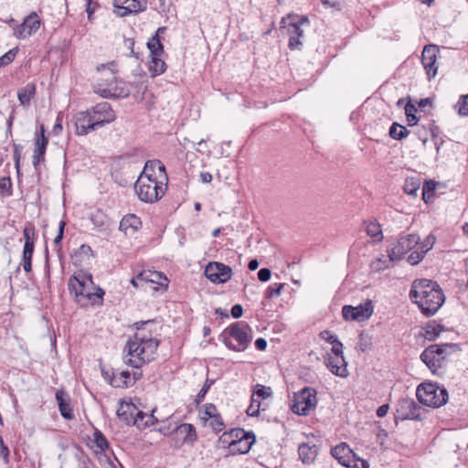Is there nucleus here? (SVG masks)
I'll return each instance as SVG.
<instances>
[{
	"label": "nucleus",
	"mask_w": 468,
	"mask_h": 468,
	"mask_svg": "<svg viewBox=\"0 0 468 468\" xmlns=\"http://www.w3.org/2000/svg\"><path fill=\"white\" fill-rule=\"evenodd\" d=\"M149 323L150 321L141 322V326L139 323L135 324L137 331L126 342L123 349L126 364L136 369L133 372V380H139L142 378L139 368L155 358L159 346V341L143 328Z\"/></svg>",
	"instance_id": "obj_1"
},
{
	"label": "nucleus",
	"mask_w": 468,
	"mask_h": 468,
	"mask_svg": "<svg viewBox=\"0 0 468 468\" xmlns=\"http://www.w3.org/2000/svg\"><path fill=\"white\" fill-rule=\"evenodd\" d=\"M167 181L164 164L159 160H149L135 182L134 191L141 201L154 203L165 195Z\"/></svg>",
	"instance_id": "obj_2"
},
{
	"label": "nucleus",
	"mask_w": 468,
	"mask_h": 468,
	"mask_svg": "<svg viewBox=\"0 0 468 468\" xmlns=\"http://www.w3.org/2000/svg\"><path fill=\"white\" fill-rule=\"evenodd\" d=\"M410 299L426 317L434 315L445 302L441 286L428 279L414 280L410 291Z\"/></svg>",
	"instance_id": "obj_3"
},
{
	"label": "nucleus",
	"mask_w": 468,
	"mask_h": 468,
	"mask_svg": "<svg viewBox=\"0 0 468 468\" xmlns=\"http://www.w3.org/2000/svg\"><path fill=\"white\" fill-rule=\"evenodd\" d=\"M69 290L80 306L101 305L104 291L97 286L90 272L79 270L69 280Z\"/></svg>",
	"instance_id": "obj_4"
},
{
	"label": "nucleus",
	"mask_w": 468,
	"mask_h": 468,
	"mask_svg": "<svg viewBox=\"0 0 468 468\" xmlns=\"http://www.w3.org/2000/svg\"><path fill=\"white\" fill-rule=\"evenodd\" d=\"M113 64L101 65L97 68L99 71L102 70L101 77L98 79L94 86V91L102 98H127L131 94L129 84L117 79L113 70L111 69Z\"/></svg>",
	"instance_id": "obj_5"
},
{
	"label": "nucleus",
	"mask_w": 468,
	"mask_h": 468,
	"mask_svg": "<svg viewBox=\"0 0 468 468\" xmlns=\"http://www.w3.org/2000/svg\"><path fill=\"white\" fill-rule=\"evenodd\" d=\"M219 338L228 348L242 352L252 340V330L247 323L236 322L225 328Z\"/></svg>",
	"instance_id": "obj_6"
},
{
	"label": "nucleus",
	"mask_w": 468,
	"mask_h": 468,
	"mask_svg": "<svg viewBox=\"0 0 468 468\" xmlns=\"http://www.w3.org/2000/svg\"><path fill=\"white\" fill-rule=\"evenodd\" d=\"M119 403L120 407L116 411L117 417L127 425L145 429L158 422V419L154 416L156 409H153L150 414H146L132 402L120 399Z\"/></svg>",
	"instance_id": "obj_7"
},
{
	"label": "nucleus",
	"mask_w": 468,
	"mask_h": 468,
	"mask_svg": "<svg viewBox=\"0 0 468 468\" xmlns=\"http://www.w3.org/2000/svg\"><path fill=\"white\" fill-rule=\"evenodd\" d=\"M416 396L420 404L431 408H440L449 399L447 389L438 386L437 382H420L417 387Z\"/></svg>",
	"instance_id": "obj_8"
},
{
	"label": "nucleus",
	"mask_w": 468,
	"mask_h": 468,
	"mask_svg": "<svg viewBox=\"0 0 468 468\" xmlns=\"http://www.w3.org/2000/svg\"><path fill=\"white\" fill-rule=\"evenodd\" d=\"M428 412V410L419 405L413 399L402 398L396 406L395 422L407 420L421 421Z\"/></svg>",
	"instance_id": "obj_9"
},
{
	"label": "nucleus",
	"mask_w": 468,
	"mask_h": 468,
	"mask_svg": "<svg viewBox=\"0 0 468 468\" xmlns=\"http://www.w3.org/2000/svg\"><path fill=\"white\" fill-rule=\"evenodd\" d=\"M316 394L315 389L308 387L294 393L290 406L292 411L300 416H307L316 407Z\"/></svg>",
	"instance_id": "obj_10"
},
{
	"label": "nucleus",
	"mask_w": 468,
	"mask_h": 468,
	"mask_svg": "<svg viewBox=\"0 0 468 468\" xmlns=\"http://www.w3.org/2000/svg\"><path fill=\"white\" fill-rule=\"evenodd\" d=\"M420 240V236L417 234H407L399 237L388 247L389 261L401 260L409 251L416 249Z\"/></svg>",
	"instance_id": "obj_11"
},
{
	"label": "nucleus",
	"mask_w": 468,
	"mask_h": 468,
	"mask_svg": "<svg viewBox=\"0 0 468 468\" xmlns=\"http://www.w3.org/2000/svg\"><path fill=\"white\" fill-rule=\"evenodd\" d=\"M454 346V345L449 344L441 346L431 345L421 353L420 359L433 374H437L445 360L444 353L446 348H452Z\"/></svg>",
	"instance_id": "obj_12"
},
{
	"label": "nucleus",
	"mask_w": 468,
	"mask_h": 468,
	"mask_svg": "<svg viewBox=\"0 0 468 468\" xmlns=\"http://www.w3.org/2000/svg\"><path fill=\"white\" fill-rule=\"evenodd\" d=\"M97 129L115 121L116 114L108 102H100L89 109Z\"/></svg>",
	"instance_id": "obj_13"
},
{
	"label": "nucleus",
	"mask_w": 468,
	"mask_h": 468,
	"mask_svg": "<svg viewBox=\"0 0 468 468\" xmlns=\"http://www.w3.org/2000/svg\"><path fill=\"white\" fill-rule=\"evenodd\" d=\"M373 303L370 300L360 303L357 306L345 305L342 308V314L344 319L347 321H365L368 319L373 314Z\"/></svg>",
	"instance_id": "obj_14"
},
{
	"label": "nucleus",
	"mask_w": 468,
	"mask_h": 468,
	"mask_svg": "<svg viewBox=\"0 0 468 468\" xmlns=\"http://www.w3.org/2000/svg\"><path fill=\"white\" fill-rule=\"evenodd\" d=\"M205 276L213 283H224L231 279L232 269L221 262H209L205 268Z\"/></svg>",
	"instance_id": "obj_15"
},
{
	"label": "nucleus",
	"mask_w": 468,
	"mask_h": 468,
	"mask_svg": "<svg viewBox=\"0 0 468 468\" xmlns=\"http://www.w3.org/2000/svg\"><path fill=\"white\" fill-rule=\"evenodd\" d=\"M439 52V48L436 45H426L422 50L421 63L429 80L434 78L437 74V58Z\"/></svg>",
	"instance_id": "obj_16"
},
{
	"label": "nucleus",
	"mask_w": 468,
	"mask_h": 468,
	"mask_svg": "<svg viewBox=\"0 0 468 468\" xmlns=\"http://www.w3.org/2000/svg\"><path fill=\"white\" fill-rule=\"evenodd\" d=\"M73 120L77 135H87L88 133L98 130L89 109L77 112L74 115Z\"/></svg>",
	"instance_id": "obj_17"
},
{
	"label": "nucleus",
	"mask_w": 468,
	"mask_h": 468,
	"mask_svg": "<svg viewBox=\"0 0 468 468\" xmlns=\"http://www.w3.org/2000/svg\"><path fill=\"white\" fill-rule=\"evenodd\" d=\"M436 241L434 235H428L422 242H419L416 250L411 251L407 261L410 265H417L425 257L426 253L431 250Z\"/></svg>",
	"instance_id": "obj_18"
},
{
	"label": "nucleus",
	"mask_w": 468,
	"mask_h": 468,
	"mask_svg": "<svg viewBox=\"0 0 468 468\" xmlns=\"http://www.w3.org/2000/svg\"><path fill=\"white\" fill-rule=\"evenodd\" d=\"M40 27V20L36 13H31L24 22L16 29L15 35L20 39H26L35 33Z\"/></svg>",
	"instance_id": "obj_19"
},
{
	"label": "nucleus",
	"mask_w": 468,
	"mask_h": 468,
	"mask_svg": "<svg viewBox=\"0 0 468 468\" xmlns=\"http://www.w3.org/2000/svg\"><path fill=\"white\" fill-rule=\"evenodd\" d=\"M48 140L45 135V127L43 124L39 127V133L36 134L34 154H33V165L37 166L44 161L45 154Z\"/></svg>",
	"instance_id": "obj_20"
},
{
	"label": "nucleus",
	"mask_w": 468,
	"mask_h": 468,
	"mask_svg": "<svg viewBox=\"0 0 468 468\" xmlns=\"http://www.w3.org/2000/svg\"><path fill=\"white\" fill-rule=\"evenodd\" d=\"M307 23V17H301L298 21H292L289 23L287 33L290 37L288 46L291 49H295L302 44L300 38L303 37V31L301 27Z\"/></svg>",
	"instance_id": "obj_21"
},
{
	"label": "nucleus",
	"mask_w": 468,
	"mask_h": 468,
	"mask_svg": "<svg viewBox=\"0 0 468 468\" xmlns=\"http://www.w3.org/2000/svg\"><path fill=\"white\" fill-rule=\"evenodd\" d=\"M331 454L339 463L346 467H351V462L355 459L356 454L346 443H340L331 450Z\"/></svg>",
	"instance_id": "obj_22"
},
{
	"label": "nucleus",
	"mask_w": 468,
	"mask_h": 468,
	"mask_svg": "<svg viewBox=\"0 0 468 468\" xmlns=\"http://www.w3.org/2000/svg\"><path fill=\"white\" fill-rule=\"evenodd\" d=\"M56 400L61 416L66 420H72L74 413L69 404L70 398L69 394L63 389H58L56 392Z\"/></svg>",
	"instance_id": "obj_23"
},
{
	"label": "nucleus",
	"mask_w": 468,
	"mask_h": 468,
	"mask_svg": "<svg viewBox=\"0 0 468 468\" xmlns=\"http://www.w3.org/2000/svg\"><path fill=\"white\" fill-rule=\"evenodd\" d=\"M326 367L337 377L346 378L347 375L346 363L344 356H329Z\"/></svg>",
	"instance_id": "obj_24"
},
{
	"label": "nucleus",
	"mask_w": 468,
	"mask_h": 468,
	"mask_svg": "<svg viewBox=\"0 0 468 468\" xmlns=\"http://www.w3.org/2000/svg\"><path fill=\"white\" fill-rule=\"evenodd\" d=\"M256 441V436L252 431L248 436L244 437L241 441L237 443H233L231 446L230 453L232 454H245L249 452L251 446Z\"/></svg>",
	"instance_id": "obj_25"
},
{
	"label": "nucleus",
	"mask_w": 468,
	"mask_h": 468,
	"mask_svg": "<svg viewBox=\"0 0 468 468\" xmlns=\"http://www.w3.org/2000/svg\"><path fill=\"white\" fill-rule=\"evenodd\" d=\"M177 434L183 436V442L193 444L197 439L196 428L190 423H182L176 428Z\"/></svg>",
	"instance_id": "obj_26"
},
{
	"label": "nucleus",
	"mask_w": 468,
	"mask_h": 468,
	"mask_svg": "<svg viewBox=\"0 0 468 468\" xmlns=\"http://www.w3.org/2000/svg\"><path fill=\"white\" fill-rule=\"evenodd\" d=\"M299 457L303 463H312L317 456V447L315 445H309L308 443H302L298 448Z\"/></svg>",
	"instance_id": "obj_27"
},
{
	"label": "nucleus",
	"mask_w": 468,
	"mask_h": 468,
	"mask_svg": "<svg viewBox=\"0 0 468 468\" xmlns=\"http://www.w3.org/2000/svg\"><path fill=\"white\" fill-rule=\"evenodd\" d=\"M142 225L140 218L134 214H128L120 222V229L127 232L129 229L137 230Z\"/></svg>",
	"instance_id": "obj_28"
},
{
	"label": "nucleus",
	"mask_w": 468,
	"mask_h": 468,
	"mask_svg": "<svg viewBox=\"0 0 468 468\" xmlns=\"http://www.w3.org/2000/svg\"><path fill=\"white\" fill-rule=\"evenodd\" d=\"M165 30V27H159L156 34L153 36L147 42V47L151 56H161L164 53V47L160 41L158 33Z\"/></svg>",
	"instance_id": "obj_29"
},
{
	"label": "nucleus",
	"mask_w": 468,
	"mask_h": 468,
	"mask_svg": "<svg viewBox=\"0 0 468 468\" xmlns=\"http://www.w3.org/2000/svg\"><path fill=\"white\" fill-rule=\"evenodd\" d=\"M35 93L36 85L34 83H27L25 87L21 88L17 92L20 104L23 106H28Z\"/></svg>",
	"instance_id": "obj_30"
},
{
	"label": "nucleus",
	"mask_w": 468,
	"mask_h": 468,
	"mask_svg": "<svg viewBox=\"0 0 468 468\" xmlns=\"http://www.w3.org/2000/svg\"><path fill=\"white\" fill-rule=\"evenodd\" d=\"M365 230L367 234L373 239L374 241H381L383 239V233L381 227L376 220L365 221Z\"/></svg>",
	"instance_id": "obj_31"
},
{
	"label": "nucleus",
	"mask_w": 468,
	"mask_h": 468,
	"mask_svg": "<svg viewBox=\"0 0 468 468\" xmlns=\"http://www.w3.org/2000/svg\"><path fill=\"white\" fill-rule=\"evenodd\" d=\"M444 330L443 326L436 323H429L423 328L422 335L428 341H434Z\"/></svg>",
	"instance_id": "obj_32"
},
{
	"label": "nucleus",
	"mask_w": 468,
	"mask_h": 468,
	"mask_svg": "<svg viewBox=\"0 0 468 468\" xmlns=\"http://www.w3.org/2000/svg\"><path fill=\"white\" fill-rule=\"evenodd\" d=\"M160 57L161 56H151L152 59L149 65V71L154 77L163 74L166 69L165 62Z\"/></svg>",
	"instance_id": "obj_33"
},
{
	"label": "nucleus",
	"mask_w": 468,
	"mask_h": 468,
	"mask_svg": "<svg viewBox=\"0 0 468 468\" xmlns=\"http://www.w3.org/2000/svg\"><path fill=\"white\" fill-rule=\"evenodd\" d=\"M35 243L24 244L23 249V269L26 272H30L32 270L31 261L34 253Z\"/></svg>",
	"instance_id": "obj_34"
},
{
	"label": "nucleus",
	"mask_w": 468,
	"mask_h": 468,
	"mask_svg": "<svg viewBox=\"0 0 468 468\" xmlns=\"http://www.w3.org/2000/svg\"><path fill=\"white\" fill-rule=\"evenodd\" d=\"M90 220L98 229H105L109 226V218L101 210L93 212L90 216Z\"/></svg>",
	"instance_id": "obj_35"
},
{
	"label": "nucleus",
	"mask_w": 468,
	"mask_h": 468,
	"mask_svg": "<svg viewBox=\"0 0 468 468\" xmlns=\"http://www.w3.org/2000/svg\"><path fill=\"white\" fill-rule=\"evenodd\" d=\"M410 131L398 122H393L388 131L389 136L395 140H402L403 138L407 137Z\"/></svg>",
	"instance_id": "obj_36"
},
{
	"label": "nucleus",
	"mask_w": 468,
	"mask_h": 468,
	"mask_svg": "<svg viewBox=\"0 0 468 468\" xmlns=\"http://www.w3.org/2000/svg\"><path fill=\"white\" fill-rule=\"evenodd\" d=\"M272 395V389L270 387H266L261 384H257L253 388L252 396L253 398L261 399H265L270 398Z\"/></svg>",
	"instance_id": "obj_37"
},
{
	"label": "nucleus",
	"mask_w": 468,
	"mask_h": 468,
	"mask_svg": "<svg viewBox=\"0 0 468 468\" xmlns=\"http://www.w3.org/2000/svg\"><path fill=\"white\" fill-rule=\"evenodd\" d=\"M118 4H128V10L133 13H138L144 11L146 9V2L145 1H138V0H118Z\"/></svg>",
	"instance_id": "obj_38"
},
{
	"label": "nucleus",
	"mask_w": 468,
	"mask_h": 468,
	"mask_svg": "<svg viewBox=\"0 0 468 468\" xmlns=\"http://www.w3.org/2000/svg\"><path fill=\"white\" fill-rule=\"evenodd\" d=\"M142 274H144V278H143L144 282H152V283H157L159 285H163V282L161 280L167 281V279L163 276V274L159 271H142Z\"/></svg>",
	"instance_id": "obj_39"
},
{
	"label": "nucleus",
	"mask_w": 468,
	"mask_h": 468,
	"mask_svg": "<svg viewBox=\"0 0 468 468\" xmlns=\"http://www.w3.org/2000/svg\"><path fill=\"white\" fill-rule=\"evenodd\" d=\"M416 112L417 108L415 104H413L411 101H409L405 105V114L407 117V122L410 126H414L418 122V118L416 117Z\"/></svg>",
	"instance_id": "obj_40"
},
{
	"label": "nucleus",
	"mask_w": 468,
	"mask_h": 468,
	"mask_svg": "<svg viewBox=\"0 0 468 468\" xmlns=\"http://www.w3.org/2000/svg\"><path fill=\"white\" fill-rule=\"evenodd\" d=\"M93 438L97 448H99L101 452H105L109 448V441L100 430L96 429L94 431Z\"/></svg>",
	"instance_id": "obj_41"
},
{
	"label": "nucleus",
	"mask_w": 468,
	"mask_h": 468,
	"mask_svg": "<svg viewBox=\"0 0 468 468\" xmlns=\"http://www.w3.org/2000/svg\"><path fill=\"white\" fill-rule=\"evenodd\" d=\"M454 108L460 116H468V93L466 95L460 96L458 101L454 105Z\"/></svg>",
	"instance_id": "obj_42"
},
{
	"label": "nucleus",
	"mask_w": 468,
	"mask_h": 468,
	"mask_svg": "<svg viewBox=\"0 0 468 468\" xmlns=\"http://www.w3.org/2000/svg\"><path fill=\"white\" fill-rule=\"evenodd\" d=\"M17 53H18V48L16 47V48H11L10 50H8L3 56H1L0 57V68L6 67L10 63H12Z\"/></svg>",
	"instance_id": "obj_43"
},
{
	"label": "nucleus",
	"mask_w": 468,
	"mask_h": 468,
	"mask_svg": "<svg viewBox=\"0 0 468 468\" xmlns=\"http://www.w3.org/2000/svg\"><path fill=\"white\" fill-rule=\"evenodd\" d=\"M260 409L261 401L258 399L253 398V396L251 395L250 404L248 407L246 413L248 414V416L256 417L260 413Z\"/></svg>",
	"instance_id": "obj_44"
},
{
	"label": "nucleus",
	"mask_w": 468,
	"mask_h": 468,
	"mask_svg": "<svg viewBox=\"0 0 468 468\" xmlns=\"http://www.w3.org/2000/svg\"><path fill=\"white\" fill-rule=\"evenodd\" d=\"M209 426L216 432H220L225 428L224 421L219 413L210 418Z\"/></svg>",
	"instance_id": "obj_45"
},
{
	"label": "nucleus",
	"mask_w": 468,
	"mask_h": 468,
	"mask_svg": "<svg viewBox=\"0 0 468 468\" xmlns=\"http://www.w3.org/2000/svg\"><path fill=\"white\" fill-rule=\"evenodd\" d=\"M251 432L252 431H246L244 429L241 428H235L229 431V434L232 437L231 441H234L233 443H237L238 441H241L244 437L248 436Z\"/></svg>",
	"instance_id": "obj_46"
},
{
	"label": "nucleus",
	"mask_w": 468,
	"mask_h": 468,
	"mask_svg": "<svg viewBox=\"0 0 468 468\" xmlns=\"http://www.w3.org/2000/svg\"><path fill=\"white\" fill-rule=\"evenodd\" d=\"M65 226H66V222L63 220H60L58 223V234L54 239V246L58 251H59L61 250V240L63 239Z\"/></svg>",
	"instance_id": "obj_47"
},
{
	"label": "nucleus",
	"mask_w": 468,
	"mask_h": 468,
	"mask_svg": "<svg viewBox=\"0 0 468 468\" xmlns=\"http://www.w3.org/2000/svg\"><path fill=\"white\" fill-rule=\"evenodd\" d=\"M76 257H80L83 261H89L92 257V250L89 245H81L76 252Z\"/></svg>",
	"instance_id": "obj_48"
},
{
	"label": "nucleus",
	"mask_w": 468,
	"mask_h": 468,
	"mask_svg": "<svg viewBox=\"0 0 468 468\" xmlns=\"http://www.w3.org/2000/svg\"><path fill=\"white\" fill-rule=\"evenodd\" d=\"M284 284L283 283H275L271 286H270L266 292L265 296L266 298H271L273 296H279L282 292V290L283 289Z\"/></svg>",
	"instance_id": "obj_49"
},
{
	"label": "nucleus",
	"mask_w": 468,
	"mask_h": 468,
	"mask_svg": "<svg viewBox=\"0 0 468 468\" xmlns=\"http://www.w3.org/2000/svg\"><path fill=\"white\" fill-rule=\"evenodd\" d=\"M390 262L391 261H389V258L388 260L385 257L378 258L371 263V267L375 271H381L387 269Z\"/></svg>",
	"instance_id": "obj_50"
},
{
	"label": "nucleus",
	"mask_w": 468,
	"mask_h": 468,
	"mask_svg": "<svg viewBox=\"0 0 468 468\" xmlns=\"http://www.w3.org/2000/svg\"><path fill=\"white\" fill-rule=\"evenodd\" d=\"M12 182L9 176L2 177L0 179V193L2 194H12Z\"/></svg>",
	"instance_id": "obj_51"
},
{
	"label": "nucleus",
	"mask_w": 468,
	"mask_h": 468,
	"mask_svg": "<svg viewBox=\"0 0 468 468\" xmlns=\"http://www.w3.org/2000/svg\"><path fill=\"white\" fill-rule=\"evenodd\" d=\"M113 6L114 13L117 16L123 17L132 14V12L128 10V4H126V6H123V4H118V0H114Z\"/></svg>",
	"instance_id": "obj_52"
},
{
	"label": "nucleus",
	"mask_w": 468,
	"mask_h": 468,
	"mask_svg": "<svg viewBox=\"0 0 468 468\" xmlns=\"http://www.w3.org/2000/svg\"><path fill=\"white\" fill-rule=\"evenodd\" d=\"M213 383L214 382H205L202 388L200 389V391L198 392V394L197 395V397L195 399V402L197 405H198L199 403H201L203 401V399H205L207 393L208 392V390Z\"/></svg>",
	"instance_id": "obj_53"
},
{
	"label": "nucleus",
	"mask_w": 468,
	"mask_h": 468,
	"mask_svg": "<svg viewBox=\"0 0 468 468\" xmlns=\"http://www.w3.org/2000/svg\"><path fill=\"white\" fill-rule=\"evenodd\" d=\"M23 235L25 239V244L35 243V229L34 227H26L23 230Z\"/></svg>",
	"instance_id": "obj_54"
},
{
	"label": "nucleus",
	"mask_w": 468,
	"mask_h": 468,
	"mask_svg": "<svg viewBox=\"0 0 468 468\" xmlns=\"http://www.w3.org/2000/svg\"><path fill=\"white\" fill-rule=\"evenodd\" d=\"M231 440L232 437L230 436L229 431H226L219 437L218 443H220L222 447H228L230 451L234 441Z\"/></svg>",
	"instance_id": "obj_55"
},
{
	"label": "nucleus",
	"mask_w": 468,
	"mask_h": 468,
	"mask_svg": "<svg viewBox=\"0 0 468 468\" xmlns=\"http://www.w3.org/2000/svg\"><path fill=\"white\" fill-rule=\"evenodd\" d=\"M320 336L330 345L339 342V339L336 336V335L333 334L328 330L321 332Z\"/></svg>",
	"instance_id": "obj_56"
},
{
	"label": "nucleus",
	"mask_w": 468,
	"mask_h": 468,
	"mask_svg": "<svg viewBox=\"0 0 468 468\" xmlns=\"http://www.w3.org/2000/svg\"><path fill=\"white\" fill-rule=\"evenodd\" d=\"M418 189H419L418 184H415L414 182L406 181V184L404 186V191L407 194L415 196L417 194Z\"/></svg>",
	"instance_id": "obj_57"
},
{
	"label": "nucleus",
	"mask_w": 468,
	"mask_h": 468,
	"mask_svg": "<svg viewBox=\"0 0 468 468\" xmlns=\"http://www.w3.org/2000/svg\"><path fill=\"white\" fill-rule=\"evenodd\" d=\"M271 271L268 268H262L258 272V279L263 282H268L271 279Z\"/></svg>",
	"instance_id": "obj_58"
},
{
	"label": "nucleus",
	"mask_w": 468,
	"mask_h": 468,
	"mask_svg": "<svg viewBox=\"0 0 468 468\" xmlns=\"http://www.w3.org/2000/svg\"><path fill=\"white\" fill-rule=\"evenodd\" d=\"M332 355L329 356H343V344L339 341L331 345Z\"/></svg>",
	"instance_id": "obj_59"
},
{
	"label": "nucleus",
	"mask_w": 468,
	"mask_h": 468,
	"mask_svg": "<svg viewBox=\"0 0 468 468\" xmlns=\"http://www.w3.org/2000/svg\"><path fill=\"white\" fill-rule=\"evenodd\" d=\"M205 415L210 419L211 417H213L214 415H217L218 414V410H217V408L214 404L212 403H207L205 405V411H204Z\"/></svg>",
	"instance_id": "obj_60"
},
{
	"label": "nucleus",
	"mask_w": 468,
	"mask_h": 468,
	"mask_svg": "<svg viewBox=\"0 0 468 468\" xmlns=\"http://www.w3.org/2000/svg\"><path fill=\"white\" fill-rule=\"evenodd\" d=\"M0 455L5 460L6 463L8 462L9 449L4 443V441L1 437H0Z\"/></svg>",
	"instance_id": "obj_61"
},
{
	"label": "nucleus",
	"mask_w": 468,
	"mask_h": 468,
	"mask_svg": "<svg viewBox=\"0 0 468 468\" xmlns=\"http://www.w3.org/2000/svg\"><path fill=\"white\" fill-rule=\"evenodd\" d=\"M80 468H94V464L87 456H82L80 459Z\"/></svg>",
	"instance_id": "obj_62"
},
{
	"label": "nucleus",
	"mask_w": 468,
	"mask_h": 468,
	"mask_svg": "<svg viewBox=\"0 0 468 468\" xmlns=\"http://www.w3.org/2000/svg\"><path fill=\"white\" fill-rule=\"evenodd\" d=\"M243 314V308L240 304H235L231 308V314L234 318L241 317Z\"/></svg>",
	"instance_id": "obj_63"
},
{
	"label": "nucleus",
	"mask_w": 468,
	"mask_h": 468,
	"mask_svg": "<svg viewBox=\"0 0 468 468\" xmlns=\"http://www.w3.org/2000/svg\"><path fill=\"white\" fill-rule=\"evenodd\" d=\"M354 461H355L354 468H369V464L366 460L358 458L357 460H354Z\"/></svg>",
	"instance_id": "obj_64"
}]
</instances>
